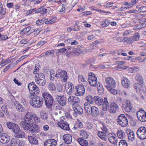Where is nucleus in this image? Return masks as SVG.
I'll return each mask as SVG.
<instances>
[{
	"label": "nucleus",
	"mask_w": 146,
	"mask_h": 146,
	"mask_svg": "<svg viewBox=\"0 0 146 146\" xmlns=\"http://www.w3.org/2000/svg\"><path fill=\"white\" fill-rule=\"evenodd\" d=\"M102 109L104 111H106L108 110L110 113H115L119 109L118 105L114 102H112L110 105L107 98H104V103L102 106Z\"/></svg>",
	"instance_id": "f257e3e1"
},
{
	"label": "nucleus",
	"mask_w": 146,
	"mask_h": 146,
	"mask_svg": "<svg viewBox=\"0 0 146 146\" xmlns=\"http://www.w3.org/2000/svg\"><path fill=\"white\" fill-rule=\"evenodd\" d=\"M29 102L32 107L38 108L42 106L44 101L43 98L36 95L32 96Z\"/></svg>",
	"instance_id": "f03ea898"
},
{
	"label": "nucleus",
	"mask_w": 146,
	"mask_h": 146,
	"mask_svg": "<svg viewBox=\"0 0 146 146\" xmlns=\"http://www.w3.org/2000/svg\"><path fill=\"white\" fill-rule=\"evenodd\" d=\"M42 97L44 99L45 105L48 108H50L53 104L54 100L51 96L48 93L44 92L42 93Z\"/></svg>",
	"instance_id": "7ed1b4c3"
},
{
	"label": "nucleus",
	"mask_w": 146,
	"mask_h": 146,
	"mask_svg": "<svg viewBox=\"0 0 146 146\" xmlns=\"http://www.w3.org/2000/svg\"><path fill=\"white\" fill-rule=\"evenodd\" d=\"M117 121L122 127H125L128 124L127 119L123 114H121L118 116L117 119Z\"/></svg>",
	"instance_id": "20e7f679"
},
{
	"label": "nucleus",
	"mask_w": 146,
	"mask_h": 146,
	"mask_svg": "<svg viewBox=\"0 0 146 146\" xmlns=\"http://www.w3.org/2000/svg\"><path fill=\"white\" fill-rule=\"evenodd\" d=\"M55 76L58 78H63V81H67L68 77L67 72L64 70L58 69L56 72Z\"/></svg>",
	"instance_id": "39448f33"
},
{
	"label": "nucleus",
	"mask_w": 146,
	"mask_h": 146,
	"mask_svg": "<svg viewBox=\"0 0 146 146\" xmlns=\"http://www.w3.org/2000/svg\"><path fill=\"white\" fill-rule=\"evenodd\" d=\"M28 88L30 91V94L32 96H35V93H38L39 90L38 88L34 83V82H32L29 83L28 85Z\"/></svg>",
	"instance_id": "423d86ee"
},
{
	"label": "nucleus",
	"mask_w": 146,
	"mask_h": 146,
	"mask_svg": "<svg viewBox=\"0 0 146 146\" xmlns=\"http://www.w3.org/2000/svg\"><path fill=\"white\" fill-rule=\"evenodd\" d=\"M138 138L141 139H146V128L144 127H140L137 131Z\"/></svg>",
	"instance_id": "0eeeda50"
},
{
	"label": "nucleus",
	"mask_w": 146,
	"mask_h": 146,
	"mask_svg": "<svg viewBox=\"0 0 146 146\" xmlns=\"http://www.w3.org/2000/svg\"><path fill=\"white\" fill-rule=\"evenodd\" d=\"M106 85V86L107 88H115L116 86V83L114 80L111 77H108L105 79Z\"/></svg>",
	"instance_id": "6e6552de"
},
{
	"label": "nucleus",
	"mask_w": 146,
	"mask_h": 146,
	"mask_svg": "<svg viewBox=\"0 0 146 146\" xmlns=\"http://www.w3.org/2000/svg\"><path fill=\"white\" fill-rule=\"evenodd\" d=\"M88 80L90 85L92 86H96L97 82V79L95 74L92 72L89 73Z\"/></svg>",
	"instance_id": "1a4fd4ad"
},
{
	"label": "nucleus",
	"mask_w": 146,
	"mask_h": 146,
	"mask_svg": "<svg viewBox=\"0 0 146 146\" xmlns=\"http://www.w3.org/2000/svg\"><path fill=\"white\" fill-rule=\"evenodd\" d=\"M137 117L141 122L146 121V112L143 109H140L137 113Z\"/></svg>",
	"instance_id": "9d476101"
},
{
	"label": "nucleus",
	"mask_w": 146,
	"mask_h": 146,
	"mask_svg": "<svg viewBox=\"0 0 146 146\" xmlns=\"http://www.w3.org/2000/svg\"><path fill=\"white\" fill-rule=\"evenodd\" d=\"M24 129L29 130L31 133L37 132L38 131V127L37 125L35 123H31L29 126L25 127Z\"/></svg>",
	"instance_id": "9b49d317"
},
{
	"label": "nucleus",
	"mask_w": 146,
	"mask_h": 146,
	"mask_svg": "<svg viewBox=\"0 0 146 146\" xmlns=\"http://www.w3.org/2000/svg\"><path fill=\"white\" fill-rule=\"evenodd\" d=\"M65 86L66 92L68 95H70L74 93V86L72 83L70 82L66 83Z\"/></svg>",
	"instance_id": "f8f14e48"
},
{
	"label": "nucleus",
	"mask_w": 146,
	"mask_h": 146,
	"mask_svg": "<svg viewBox=\"0 0 146 146\" xmlns=\"http://www.w3.org/2000/svg\"><path fill=\"white\" fill-rule=\"evenodd\" d=\"M10 140V136L5 133H0V142L2 143H7Z\"/></svg>",
	"instance_id": "ddd939ff"
},
{
	"label": "nucleus",
	"mask_w": 146,
	"mask_h": 146,
	"mask_svg": "<svg viewBox=\"0 0 146 146\" xmlns=\"http://www.w3.org/2000/svg\"><path fill=\"white\" fill-rule=\"evenodd\" d=\"M32 123V121L31 118H28L26 117L25 119L20 123V125L21 126L23 129L25 128V127L29 126Z\"/></svg>",
	"instance_id": "4468645a"
},
{
	"label": "nucleus",
	"mask_w": 146,
	"mask_h": 146,
	"mask_svg": "<svg viewBox=\"0 0 146 146\" xmlns=\"http://www.w3.org/2000/svg\"><path fill=\"white\" fill-rule=\"evenodd\" d=\"M8 127L11 129H12L15 133L20 130V128L19 127L17 124L12 123H7V124Z\"/></svg>",
	"instance_id": "2eb2a0df"
},
{
	"label": "nucleus",
	"mask_w": 146,
	"mask_h": 146,
	"mask_svg": "<svg viewBox=\"0 0 146 146\" xmlns=\"http://www.w3.org/2000/svg\"><path fill=\"white\" fill-rule=\"evenodd\" d=\"M56 99L62 106H65L66 103V99L63 96H57L56 98Z\"/></svg>",
	"instance_id": "dca6fc26"
},
{
	"label": "nucleus",
	"mask_w": 146,
	"mask_h": 146,
	"mask_svg": "<svg viewBox=\"0 0 146 146\" xmlns=\"http://www.w3.org/2000/svg\"><path fill=\"white\" fill-rule=\"evenodd\" d=\"M108 139L111 143L117 145L118 140L116 139V135L114 133H110L108 134Z\"/></svg>",
	"instance_id": "f3484780"
},
{
	"label": "nucleus",
	"mask_w": 146,
	"mask_h": 146,
	"mask_svg": "<svg viewBox=\"0 0 146 146\" xmlns=\"http://www.w3.org/2000/svg\"><path fill=\"white\" fill-rule=\"evenodd\" d=\"M11 145L13 146H21L23 145V142L21 140L16 137L13 138L11 141Z\"/></svg>",
	"instance_id": "a211bd4d"
},
{
	"label": "nucleus",
	"mask_w": 146,
	"mask_h": 146,
	"mask_svg": "<svg viewBox=\"0 0 146 146\" xmlns=\"http://www.w3.org/2000/svg\"><path fill=\"white\" fill-rule=\"evenodd\" d=\"M73 109L74 111L73 115L75 117L78 116V113L81 115L83 113V110L82 107L79 105H77L76 106H74Z\"/></svg>",
	"instance_id": "6ab92c4d"
},
{
	"label": "nucleus",
	"mask_w": 146,
	"mask_h": 146,
	"mask_svg": "<svg viewBox=\"0 0 146 146\" xmlns=\"http://www.w3.org/2000/svg\"><path fill=\"white\" fill-rule=\"evenodd\" d=\"M58 126L62 129L66 130H69L70 128L69 125L66 122L61 121L58 123Z\"/></svg>",
	"instance_id": "aec40b11"
},
{
	"label": "nucleus",
	"mask_w": 146,
	"mask_h": 146,
	"mask_svg": "<svg viewBox=\"0 0 146 146\" xmlns=\"http://www.w3.org/2000/svg\"><path fill=\"white\" fill-rule=\"evenodd\" d=\"M56 141L52 139L46 140L44 143V146H56Z\"/></svg>",
	"instance_id": "412c9836"
},
{
	"label": "nucleus",
	"mask_w": 146,
	"mask_h": 146,
	"mask_svg": "<svg viewBox=\"0 0 146 146\" xmlns=\"http://www.w3.org/2000/svg\"><path fill=\"white\" fill-rule=\"evenodd\" d=\"M14 106L17 110L19 112H24L25 111V108L23 107L20 103L18 101H15L14 104Z\"/></svg>",
	"instance_id": "4be33fe9"
},
{
	"label": "nucleus",
	"mask_w": 146,
	"mask_h": 146,
	"mask_svg": "<svg viewBox=\"0 0 146 146\" xmlns=\"http://www.w3.org/2000/svg\"><path fill=\"white\" fill-rule=\"evenodd\" d=\"M91 115L94 117L98 116L100 114V112L98 108L95 106H92L91 111L90 113Z\"/></svg>",
	"instance_id": "5701e85b"
},
{
	"label": "nucleus",
	"mask_w": 146,
	"mask_h": 146,
	"mask_svg": "<svg viewBox=\"0 0 146 146\" xmlns=\"http://www.w3.org/2000/svg\"><path fill=\"white\" fill-rule=\"evenodd\" d=\"M85 86L83 85H80L76 87L77 92V96H82L84 94L85 91L84 88Z\"/></svg>",
	"instance_id": "b1692460"
},
{
	"label": "nucleus",
	"mask_w": 146,
	"mask_h": 146,
	"mask_svg": "<svg viewBox=\"0 0 146 146\" xmlns=\"http://www.w3.org/2000/svg\"><path fill=\"white\" fill-rule=\"evenodd\" d=\"M133 108L131 102L127 100L126 103L125 110L126 111L130 112L133 110Z\"/></svg>",
	"instance_id": "393cba45"
},
{
	"label": "nucleus",
	"mask_w": 146,
	"mask_h": 146,
	"mask_svg": "<svg viewBox=\"0 0 146 146\" xmlns=\"http://www.w3.org/2000/svg\"><path fill=\"white\" fill-rule=\"evenodd\" d=\"M78 81L80 85L86 86L88 84V82L86 78L82 75H79L78 77Z\"/></svg>",
	"instance_id": "a878e982"
},
{
	"label": "nucleus",
	"mask_w": 146,
	"mask_h": 146,
	"mask_svg": "<svg viewBox=\"0 0 146 146\" xmlns=\"http://www.w3.org/2000/svg\"><path fill=\"white\" fill-rule=\"evenodd\" d=\"M63 139L67 144H70L72 141V136L69 134H66L63 135Z\"/></svg>",
	"instance_id": "bb28decb"
},
{
	"label": "nucleus",
	"mask_w": 146,
	"mask_h": 146,
	"mask_svg": "<svg viewBox=\"0 0 146 146\" xmlns=\"http://www.w3.org/2000/svg\"><path fill=\"white\" fill-rule=\"evenodd\" d=\"M68 100L70 104L74 105L75 104L78 103L79 102V100L78 98L71 96H69Z\"/></svg>",
	"instance_id": "cd10ccee"
},
{
	"label": "nucleus",
	"mask_w": 146,
	"mask_h": 146,
	"mask_svg": "<svg viewBox=\"0 0 146 146\" xmlns=\"http://www.w3.org/2000/svg\"><path fill=\"white\" fill-rule=\"evenodd\" d=\"M126 133L128 135V139L132 141L134 139L135 135L133 131L129 129H127L126 130Z\"/></svg>",
	"instance_id": "c85d7f7f"
},
{
	"label": "nucleus",
	"mask_w": 146,
	"mask_h": 146,
	"mask_svg": "<svg viewBox=\"0 0 146 146\" xmlns=\"http://www.w3.org/2000/svg\"><path fill=\"white\" fill-rule=\"evenodd\" d=\"M94 102L95 104L98 105L100 106L102 105H103L104 103V100L103 99L98 96H95Z\"/></svg>",
	"instance_id": "c756f323"
},
{
	"label": "nucleus",
	"mask_w": 146,
	"mask_h": 146,
	"mask_svg": "<svg viewBox=\"0 0 146 146\" xmlns=\"http://www.w3.org/2000/svg\"><path fill=\"white\" fill-rule=\"evenodd\" d=\"M107 133L104 132L103 131H99L98 132V137L102 140L105 141H107L108 139L106 137Z\"/></svg>",
	"instance_id": "7c9ffc66"
},
{
	"label": "nucleus",
	"mask_w": 146,
	"mask_h": 146,
	"mask_svg": "<svg viewBox=\"0 0 146 146\" xmlns=\"http://www.w3.org/2000/svg\"><path fill=\"white\" fill-rule=\"evenodd\" d=\"M135 80L137 82V83L143 85L144 81L142 76L139 74H138L135 76Z\"/></svg>",
	"instance_id": "2f4dec72"
},
{
	"label": "nucleus",
	"mask_w": 146,
	"mask_h": 146,
	"mask_svg": "<svg viewBox=\"0 0 146 146\" xmlns=\"http://www.w3.org/2000/svg\"><path fill=\"white\" fill-rule=\"evenodd\" d=\"M15 137L20 138H23L25 137V133L21 130L15 133Z\"/></svg>",
	"instance_id": "473e14b6"
},
{
	"label": "nucleus",
	"mask_w": 146,
	"mask_h": 146,
	"mask_svg": "<svg viewBox=\"0 0 146 146\" xmlns=\"http://www.w3.org/2000/svg\"><path fill=\"white\" fill-rule=\"evenodd\" d=\"M121 83L123 87L127 88L129 87L130 81L128 79L124 78L121 81Z\"/></svg>",
	"instance_id": "72a5a7b5"
},
{
	"label": "nucleus",
	"mask_w": 146,
	"mask_h": 146,
	"mask_svg": "<svg viewBox=\"0 0 146 146\" xmlns=\"http://www.w3.org/2000/svg\"><path fill=\"white\" fill-rule=\"evenodd\" d=\"M133 87L137 92H139L142 90V84L135 83L134 84Z\"/></svg>",
	"instance_id": "f704fd0d"
},
{
	"label": "nucleus",
	"mask_w": 146,
	"mask_h": 146,
	"mask_svg": "<svg viewBox=\"0 0 146 146\" xmlns=\"http://www.w3.org/2000/svg\"><path fill=\"white\" fill-rule=\"evenodd\" d=\"M78 142L82 146H87L88 142L87 141L81 138H79L77 140Z\"/></svg>",
	"instance_id": "c9c22d12"
},
{
	"label": "nucleus",
	"mask_w": 146,
	"mask_h": 146,
	"mask_svg": "<svg viewBox=\"0 0 146 146\" xmlns=\"http://www.w3.org/2000/svg\"><path fill=\"white\" fill-rule=\"evenodd\" d=\"M83 51V48L80 46H77V48H74L73 51V52L76 54H80Z\"/></svg>",
	"instance_id": "e433bc0d"
},
{
	"label": "nucleus",
	"mask_w": 146,
	"mask_h": 146,
	"mask_svg": "<svg viewBox=\"0 0 146 146\" xmlns=\"http://www.w3.org/2000/svg\"><path fill=\"white\" fill-rule=\"evenodd\" d=\"M117 137L119 139H124L125 137V133L122 130H117Z\"/></svg>",
	"instance_id": "4c0bfd02"
},
{
	"label": "nucleus",
	"mask_w": 146,
	"mask_h": 146,
	"mask_svg": "<svg viewBox=\"0 0 146 146\" xmlns=\"http://www.w3.org/2000/svg\"><path fill=\"white\" fill-rule=\"evenodd\" d=\"M28 139L29 142L34 145L37 144L38 143V141L34 137L32 136H28Z\"/></svg>",
	"instance_id": "58836bf2"
},
{
	"label": "nucleus",
	"mask_w": 146,
	"mask_h": 146,
	"mask_svg": "<svg viewBox=\"0 0 146 146\" xmlns=\"http://www.w3.org/2000/svg\"><path fill=\"white\" fill-rule=\"evenodd\" d=\"M46 11L47 9L44 7H42L36 10V13H40V14H42L46 13Z\"/></svg>",
	"instance_id": "ea45409f"
},
{
	"label": "nucleus",
	"mask_w": 146,
	"mask_h": 146,
	"mask_svg": "<svg viewBox=\"0 0 146 146\" xmlns=\"http://www.w3.org/2000/svg\"><path fill=\"white\" fill-rule=\"evenodd\" d=\"M36 82L37 84L39 85L42 86L45 84V79L42 78L41 79L37 80V79H35Z\"/></svg>",
	"instance_id": "a19ab883"
},
{
	"label": "nucleus",
	"mask_w": 146,
	"mask_h": 146,
	"mask_svg": "<svg viewBox=\"0 0 146 146\" xmlns=\"http://www.w3.org/2000/svg\"><path fill=\"white\" fill-rule=\"evenodd\" d=\"M94 99L95 96L93 97L91 95L88 96L86 98V100L91 104H92L93 103V102L94 101Z\"/></svg>",
	"instance_id": "79ce46f5"
},
{
	"label": "nucleus",
	"mask_w": 146,
	"mask_h": 146,
	"mask_svg": "<svg viewBox=\"0 0 146 146\" xmlns=\"http://www.w3.org/2000/svg\"><path fill=\"white\" fill-rule=\"evenodd\" d=\"M80 135L85 139H87L88 137V134L86 131L84 130H81L80 131Z\"/></svg>",
	"instance_id": "37998d69"
},
{
	"label": "nucleus",
	"mask_w": 146,
	"mask_h": 146,
	"mask_svg": "<svg viewBox=\"0 0 146 146\" xmlns=\"http://www.w3.org/2000/svg\"><path fill=\"white\" fill-rule=\"evenodd\" d=\"M48 89L50 92H54L56 90V87L53 83L50 82L48 84Z\"/></svg>",
	"instance_id": "c03bdc74"
},
{
	"label": "nucleus",
	"mask_w": 146,
	"mask_h": 146,
	"mask_svg": "<svg viewBox=\"0 0 146 146\" xmlns=\"http://www.w3.org/2000/svg\"><path fill=\"white\" fill-rule=\"evenodd\" d=\"M35 76L36 77L35 79H37V80H39L40 79H41L42 78L45 79L44 74L42 73H36L35 74Z\"/></svg>",
	"instance_id": "a18cd8bd"
},
{
	"label": "nucleus",
	"mask_w": 146,
	"mask_h": 146,
	"mask_svg": "<svg viewBox=\"0 0 146 146\" xmlns=\"http://www.w3.org/2000/svg\"><path fill=\"white\" fill-rule=\"evenodd\" d=\"M110 23V21L108 20H106L102 22V28L108 26Z\"/></svg>",
	"instance_id": "49530a36"
},
{
	"label": "nucleus",
	"mask_w": 146,
	"mask_h": 146,
	"mask_svg": "<svg viewBox=\"0 0 146 146\" xmlns=\"http://www.w3.org/2000/svg\"><path fill=\"white\" fill-rule=\"evenodd\" d=\"M132 43L135 41L138 40L140 38V35L139 33H135L133 36L132 37Z\"/></svg>",
	"instance_id": "de8ad7c7"
},
{
	"label": "nucleus",
	"mask_w": 146,
	"mask_h": 146,
	"mask_svg": "<svg viewBox=\"0 0 146 146\" xmlns=\"http://www.w3.org/2000/svg\"><path fill=\"white\" fill-rule=\"evenodd\" d=\"M72 30L74 31H79L80 30L79 27L78 26L75 27L74 26H72L71 27H68L67 29V31L68 32H70Z\"/></svg>",
	"instance_id": "09e8293b"
},
{
	"label": "nucleus",
	"mask_w": 146,
	"mask_h": 146,
	"mask_svg": "<svg viewBox=\"0 0 146 146\" xmlns=\"http://www.w3.org/2000/svg\"><path fill=\"white\" fill-rule=\"evenodd\" d=\"M40 115L41 118L44 120H47L48 118L46 114L44 111H41L40 113Z\"/></svg>",
	"instance_id": "8fccbe9b"
},
{
	"label": "nucleus",
	"mask_w": 146,
	"mask_h": 146,
	"mask_svg": "<svg viewBox=\"0 0 146 146\" xmlns=\"http://www.w3.org/2000/svg\"><path fill=\"white\" fill-rule=\"evenodd\" d=\"M6 13L5 9L3 8L2 4L0 3V14L4 15Z\"/></svg>",
	"instance_id": "3c124183"
},
{
	"label": "nucleus",
	"mask_w": 146,
	"mask_h": 146,
	"mask_svg": "<svg viewBox=\"0 0 146 146\" xmlns=\"http://www.w3.org/2000/svg\"><path fill=\"white\" fill-rule=\"evenodd\" d=\"M55 51L53 50H50L47 51L45 52V54L47 56H49L50 55L52 56L54 54Z\"/></svg>",
	"instance_id": "603ef678"
},
{
	"label": "nucleus",
	"mask_w": 146,
	"mask_h": 146,
	"mask_svg": "<svg viewBox=\"0 0 146 146\" xmlns=\"http://www.w3.org/2000/svg\"><path fill=\"white\" fill-rule=\"evenodd\" d=\"M119 146H128L126 141L124 140L120 141L119 143Z\"/></svg>",
	"instance_id": "864d4df0"
},
{
	"label": "nucleus",
	"mask_w": 146,
	"mask_h": 146,
	"mask_svg": "<svg viewBox=\"0 0 146 146\" xmlns=\"http://www.w3.org/2000/svg\"><path fill=\"white\" fill-rule=\"evenodd\" d=\"M97 88L98 91H102L104 90V88L100 82H98L97 85Z\"/></svg>",
	"instance_id": "5fc2aeb1"
},
{
	"label": "nucleus",
	"mask_w": 146,
	"mask_h": 146,
	"mask_svg": "<svg viewBox=\"0 0 146 146\" xmlns=\"http://www.w3.org/2000/svg\"><path fill=\"white\" fill-rule=\"evenodd\" d=\"M85 110V111L88 114H90L91 111L92 107L91 106H86L84 107Z\"/></svg>",
	"instance_id": "6e6d98bb"
},
{
	"label": "nucleus",
	"mask_w": 146,
	"mask_h": 146,
	"mask_svg": "<svg viewBox=\"0 0 146 146\" xmlns=\"http://www.w3.org/2000/svg\"><path fill=\"white\" fill-rule=\"evenodd\" d=\"M114 88H110L107 89L112 94H117V92L116 90L114 89Z\"/></svg>",
	"instance_id": "4d7b16f0"
},
{
	"label": "nucleus",
	"mask_w": 146,
	"mask_h": 146,
	"mask_svg": "<svg viewBox=\"0 0 146 146\" xmlns=\"http://www.w3.org/2000/svg\"><path fill=\"white\" fill-rule=\"evenodd\" d=\"M76 125L78 127V128H82L83 127V125L82 123L80 121V120H78L76 123Z\"/></svg>",
	"instance_id": "13d9d810"
},
{
	"label": "nucleus",
	"mask_w": 146,
	"mask_h": 146,
	"mask_svg": "<svg viewBox=\"0 0 146 146\" xmlns=\"http://www.w3.org/2000/svg\"><path fill=\"white\" fill-rule=\"evenodd\" d=\"M55 21V19L53 18L51 19L48 20V19H47L46 22V24H52L54 23Z\"/></svg>",
	"instance_id": "bf43d9fd"
},
{
	"label": "nucleus",
	"mask_w": 146,
	"mask_h": 146,
	"mask_svg": "<svg viewBox=\"0 0 146 146\" xmlns=\"http://www.w3.org/2000/svg\"><path fill=\"white\" fill-rule=\"evenodd\" d=\"M32 117L36 123H38L40 122V118L39 117L36 116L35 115H33Z\"/></svg>",
	"instance_id": "052dcab7"
},
{
	"label": "nucleus",
	"mask_w": 146,
	"mask_h": 146,
	"mask_svg": "<svg viewBox=\"0 0 146 146\" xmlns=\"http://www.w3.org/2000/svg\"><path fill=\"white\" fill-rule=\"evenodd\" d=\"M31 29V27L30 26H28L24 29L22 31L24 34L28 32Z\"/></svg>",
	"instance_id": "680f3d73"
},
{
	"label": "nucleus",
	"mask_w": 146,
	"mask_h": 146,
	"mask_svg": "<svg viewBox=\"0 0 146 146\" xmlns=\"http://www.w3.org/2000/svg\"><path fill=\"white\" fill-rule=\"evenodd\" d=\"M101 129L104 132L106 133H108V130L106 125H103L101 127Z\"/></svg>",
	"instance_id": "e2e57ef3"
},
{
	"label": "nucleus",
	"mask_w": 146,
	"mask_h": 146,
	"mask_svg": "<svg viewBox=\"0 0 146 146\" xmlns=\"http://www.w3.org/2000/svg\"><path fill=\"white\" fill-rule=\"evenodd\" d=\"M138 10L141 13H145L146 12V7L143 6L140 7L139 9Z\"/></svg>",
	"instance_id": "0e129e2a"
},
{
	"label": "nucleus",
	"mask_w": 146,
	"mask_h": 146,
	"mask_svg": "<svg viewBox=\"0 0 146 146\" xmlns=\"http://www.w3.org/2000/svg\"><path fill=\"white\" fill-rule=\"evenodd\" d=\"M36 10L35 8L30 9L26 13V15H28L35 11L36 12Z\"/></svg>",
	"instance_id": "69168bd1"
},
{
	"label": "nucleus",
	"mask_w": 146,
	"mask_h": 146,
	"mask_svg": "<svg viewBox=\"0 0 146 146\" xmlns=\"http://www.w3.org/2000/svg\"><path fill=\"white\" fill-rule=\"evenodd\" d=\"M66 3H64L62 5L61 8V9L60 10V12H62L64 11L65 9V7H66Z\"/></svg>",
	"instance_id": "338daca9"
},
{
	"label": "nucleus",
	"mask_w": 146,
	"mask_h": 146,
	"mask_svg": "<svg viewBox=\"0 0 146 146\" xmlns=\"http://www.w3.org/2000/svg\"><path fill=\"white\" fill-rule=\"evenodd\" d=\"M96 35H89L88 36V39L89 40H92L95 38Z\"/></svg>",
	"instance_id": "774afa93"
}]
</instances>
